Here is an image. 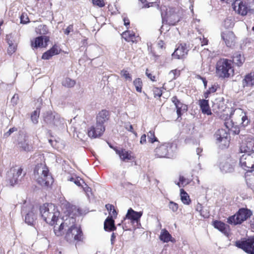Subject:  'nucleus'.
<instances>
[{
	"label": "nucleus",
	"mask_w": 254,
	"mask_h": 254,
	"mask_svg": "<svg viewBox=\"0 0 254 254\" xmlns=\"http://www.w3.org/2000/svg\"><path fill=\"white\" fill-rule=\"evenodd\" d=\"M245 176L247 185L254 191V174L252 171H247Z\"/></svg>",
	"instance_id": "33"
},
{
	"label": "nucleus",
	"mask_w": 254,
	"mask_h": 254,
	"mask_svg": "<svg viewBox=\"0 0 254 254\" xmlns=\"http://www.w3.org/2000/svg\"><path fill=\"white\" fill-rule=\"evenodd\" d=\"M142 212H137L134 211L131 208L128 209L126 218L130 220L132 223H138L140 221L141 217L142 215Z\"/></svg>",
	"instance_id": "23"
},
{
	"label": "nucleus",
	"mask_w": 254,
	"mask_h": 254,
	"mask_svg": "<svg viewBox=\"0 0 254 254\" xmlns=\"http://www.w3.org/2000/svg\"><path fill=\"white\" fill-rule=\"evenodd\" d=\"M169 207L170 209H171L173 212L177 211L179 206L178 204L173 201H170L169 204Z\"/></svg>",
	"instance_id": "52"
},
{
	"label": "nucleus",
	"mask_w": 254,
	"mask_h": 254,
	"mask_svg": "<svg viewBox=\"0 0 254 254\" xmlns=\"http://www.w3.org/2000/svg\"><path fill=\"white\" fill-rule=\"evenodd\" d=\"M122 37L127 42H131L132 43H136L137 42V39L138 36L135 35L134 32L130 30H126L121 34Z\"/></svg>",
	"instance_id": "27"
},
{
	"label": "nucleus",
	"mask_w": 254,
	"mask_h": 254,
	"mask_svg": "<svg viewBox=\"0 0 254 254\" xmlns=\"http://www.w3.org/2000/svg\"><path fill=\"white\" fill-rule=\"evenodd\" d=\"M39 210L41 217L47 224L54 226L57 223L60 212L56 205L45 203L40 206Z\"/></svg>",
	"instance_id": "1"
},
{
	"label": "nucleus",
	"mask_w": 254,
	"mask_h": 254,
	"mask_svg": "<svg viewBox=\"0 0 254 254\" xmlns=\"http://www.w3.org/2000/svg\"><path fill=\"white\" fill-rule=\"evenodd\" d=\"M213 227L228 237L231 234V229L229 225L219 220H214L212 222Z\"/></svg>",
	"instance_id": "15"
},
{
	"label": "nucleus",
	"mask_w": 254,
	"mask_h": 254,
	"mask_svg": "<svg viewBox=\"0 0 254 254\" xmlns=\"http://www.w3.org/2000/svg\"><path fill=\"white\" fill-rule=\"evenodd\" d=\"M235 246L248 254H254V237L237 241Z\"/></svg>",
	"instance_id": "8"
},
{
	"label": "nucleus",
	"mask_w": 254,
	"mask_h": 254,
	"mask_svg": "<svg viewBox=\"0 0 254 254\" xmlns=\"http://www.w3.org/2000/svg\"><path fill=\"white\" fill-rule=\"evenodd\" d=\"M180 196L182 202L187 205H189L191 203V199L188 193L183 189H180Z\"/></svg>",
	"instance_id": "36"
},
{
	"label": "nucleus",
	"mask_w": 254,
	"mask_h": 254,
	"mask_svg": "<svg viewBox=\"0 0 254 254\" xmlns=\"http://www.w3.org/2000/svg\"><path fill=\"white\" fill-rule=\"evenodd\" d=\"M191 182V180L185 178L183 176H180L179 177V182L177 185L179 187H184L189 185Z\"/></svg>",
	"instance_id": "44"
},
{
	"label": "nucleus",
	"mask_w": 254,
	"mask_h": 254,
	"mask_svg": "<svg viewBox=\"0 0 254 254\" xmlns=\"http://www.w3.org/2000/svg\"><path fill=\"white\" fill-rule=\"evenodd\" d=\"M235 124L234 120L232 118L227 119L225 121L224 123L225 127L228 129L230 130V128H232V126H234Z\"/></svg>",
	"instance_id": "49"
},
{
	"label": "nucleus",
	"mask_w": 254,
	"mask_h": 254,
	"mask_svg": "<svg viewBox=\"0 0 254 254\" xmlns=\"http://www.w3.org/2000/svg\"><path fill=\"white\" fill-rule=\"evenodd\" d=\"M121 75L122 77H124L126 80H128L129 81H131L132 77L131 74L129 73L128 71L126 69H123L121 71Z\"/></svg>",
	"instance_id": "47"
},
{
	"label": "nucleus",
	"mask_w": 254,
	"mask_h": 254,
	"mask_svg": "<svg viewBox=\"0 0 254 254\" xmlns=\"http://www.w3.org/2000/svg\"><path fill=\"white\" fill-rule=\"evenodd\" d=\"M140 143L141 144H143L146 143V135L145 134H143L141 135L140 137Z\"/></svg>",
	"instance_id": "59"
},
{
	"label": "nucleus",
	"mask_w": 254,
	"mask_h": 254,
	"mask_svg": "<svg viewBox=\"0 0 254 254\" xmlns=\"http://www.w3.org/2000/svg\"><path fill=\"white\" fill-rule=\"evenodd\" d=\"M171 100L172 103L175 106V107L183 104V103L181 102L180 100L178 98L177 96H174L172 97Z\"/></svg>",
	"instance_id": "55"
},
{
	"label": "nucleus",
	"mask_w": 254,
	"mask_h": 254,
	"mask_svg": "<svg viewBox=\"0 0 254 254\" xmlns=\"http://www.w3.org/2000/svg\"><path fill=\"white\" fill-rule=\"evenodd\" d=\"M110 118V112L106 109H103L99 111L96 116V124L101 126H104V124L107 122Z\"/></svg>",
	"instance_id": "17"
},
{
	"label": "nucleus",
	"mask_w": 254,
	"mask_h": 254,
	"mask_svg": "<svg viewBox=\"0 0 254 254\" xmlns=\"http://www.w3.org/2000/svg\"><path fill=\"white\" fill-rule=\"evenodd\" d=\"M158 46L159 48H160L161 49H165V44L162 40H160L158 42Z\"/></svg>",
	"instance_id": "60"
},
{
	"label": "nucleus",
	"mask_w": 254,
	"mask_h": 254,
	"mask_svg": "<svg viewBox=\"0 0 254 254\" xmlns=\"http://www.w3.org/2000/svg\"><path fill=\"white\" fill-rule=\"evenodd\" d=\"M224 24L226 28H229L233 27L234 25V23L231 19L227 18L224 21Z\"/></svg>",
	"instance_id": "51"
},
{
	"label": "nucleus",
	"mask_w": 254,
	"mask_h": 254,
	"mask_svg": "<svg viewBox=\"0 0 254 254\" xmlns=\"http://www.w3.org/2000/svg\"><path fill=\"white\" fill-rule=\"evenodd\" d=\"M133 85L135 87L136 91L138 93H141L142 91L143 82L140 78H136L133 81Z\"/></svg>",
	"instance_id": "39"
},
{
	"label": "nucleus",
	"mask_w": 254,
	"mask_h": 254,
	"mask_svg": "<svg viewBox=\"0 0 254 254\" xmlns=\"http://www.w3.org/2000/svg\"><path fill=\"white\" fill-rule=\"evenodd\" d=\"M5 41L8 45L7 53L9 56H11L17 50L18 41L16 40V38L11 34L6 35Z\"/></svg>",
	"instance_id": "12"
},
{
	"label": "nucleus",
	"mask_w": 254,
	"mask_h": 254,
	"mask_svg": "<svg viewBox=\"0 0 254 254\" xmlns=\"http://www.w3.org/2000/svg\"><path fill=\"white\" fill-rule=\"evenodd\" d=\"M37 219L36 214L33 211H29L25 217V222L29 225H34Z\"/></svg>",
	"instance_id": "34"
},
{
	"label": "nucleus",
	"mask_w": 254,
	"mask_h": 254,
	"mask_svg": "<svg viewBox=\"0 0 254 254\" xmlns=\"http://www.w3.org/2000/svg\"><path fill=\"white\" fill-rule=\"evenodd\" d=\"M68 227L67 222L65 221L63 222L59 226L54 227V232L55 235L57 237H61L63 236L64 233V230L65 228Z\"/></svg>",
	"instance_id": "32"
},
{
	"label": "nucleus",
	"mask_w": 254,
	"mask_h": 254,
	"mask_svg": "<svg viewBox=\"0 0 254 254\" xmlns=\"http://www.w3.org/2000/svg\"><path fill=\"white\" fill-rule=\"evenodd\" d=\"M36 181L42 186L49 187L53 183L54 179L49 171L47 174H43L40 176H37Z\"/></svg>",
	"instance_id": "16"
},
{
	"label": "nucleus",
	"mask_w": 254,
	"mask_h": 254,
	"mask_svg": "<svg viewBox=\"0 0 254 254\" xmlns=\"http://www.w3.org/2000/svg\"><path fill=\"white\" fill-rule=\"evenodd\" d=\"M148 49L149 51H150V53L152 54V56L155 57H158L159 56L157 55L154 51L152 50V47L151 45L148 46Z\"/></svg>",
	"instance_id": "63"
},
{
	"label": "nucleus",
	"mask_w": 254,
	"mask_h": 254,
	"mask_svg": "<svg viewBox=\"0 0 254 254\" xmlns=\"http://www.w3.org/2000/svg\"><path fill=\"white\" fill-rule=\"evenodd\" d=\"M147 136L148 141L151 143L158 141V139L155 136V131L154 130L149 131L147 133Z\"/></svg>",
	"instance_id": "45"
},
{
	"label": "nucleus",
	"mask_w": 254,
	"mask_h": 254,
	"mask_svg": "<svg viewBox=\"0 0 254 254\" xmlns=\"http://www.w3.org/2000/svg\"><path fill=\"white\" fill-rule=\"evenodd\" d=\"M217 89V85H212L210 87L208 88L207 91L210 93H213L216 91Z\"/></svg>",
	"instance_id": "58"
},
{
	"label": "nucleus",
	"mask_w": 254,
	"mask_h": 254,
	"mask_svg": "<svg viewBox=\"0 0 254 254\" xmlns=\"http://www.w3.org/2000/svg\"><path fill=\"white\" fill-rule=\"evenodd\" d=\"M153 96L154 98H160L163 94L161 88L154 87L152 89Z\"/></svg>",
	"instance_id": "46"
},
{
	"label": "nucleus",
	"mask_w": 254,
	"mask_h": 254,
	"mask_svg": "<svg viewBox=\"0 0 254 254\" xmlns=\"http://www.w3.org/2000/svg\"><path fill=\"white\" fill-rule=\"evenodd\" d=\"M110 146L114 149L116 154L119 156L120 159L124 162H128L135 159L131 151L127 150L123 148H118L117 147H113L111 145Z\"/></svg>",
	"instance_id": "10"
},
{
	"label": "nucleus",
	"mask_w": 254,
	"mask_h": 254,
	"mask_svg": "<svg viewBox=\"0 0 254 254\" xmlns=\"http://www.w3.org/2000/svg\"><path fill=\"white\" fill-rule=\"evenodd\" d=\"M62 50L59 46L55 44L49 50L44 53L42 56V59L43 60H49L53 56L59 54Z\"/></svg>",
	"instance_id": "25"
},
{
	"label": "nucleus",
	"mask_w": 254,
	"mask_h": 254,
	"mask_svg": "<svg viewBox=\"0 0 254 254\" xmlns=\"http://www.w3.org/2000/svg\"><path fill=\"white\" fill-rule=\"evenodd\" d=\"M124 22V25L127 27V29L128 28L127 27L130 24V21L127 17H124L123 19Z\"/></svg>",
	"instance_id": "62"
},
{
	"label": "nucleus",
	"mask_w": 254,
	"mask_h": 254,
	"mask_svg": "<svg viewBox=\"0 0 254 254\" xmlns=\"http://www.w3.org/2000/svg\"><path fill=\"white\" fill-rule=\"evenodd\" d=\"M126 129H127L128 131H130L135 135H136L137 133L134 130L133 127L131 125H130L128 127H126Z\"/></svg>",
	"instance_id": "64"
},
{
	"label": "nucleus",
	"mask_w": 254,
	"mask_h": 254,
	"mask_svg": "<svg viewBox=\"0 0 254 254\" xmlns=\"http://www.w3.org/2000/svg\"><path fill=\"white\" fill-rule=\"evenodd\" d=\"M145 74L147 77L152 82L157 81L158 76H157L156 72L151 71L148 68H146L145 70Z\"/></svg>",
	"instance_id": "41"
},
{
	"label": "nucleus",
	"mask_w": 254,
	"mask_h": 254,
	"mask_svg": "<svg viewBox=\"0 0 254 254\" xmlns=\"http://www.w3.org/2000/svg\"><path fill=\"white\" fill-rule=\"evenodd\" d=\"M217 140L224 147H228L230 143L229 134L224 130H219L216 134Z\"/></svg>",
	"instance_id": "20"
},
{
	"label": "nucleus",
	"mask_w": 254,
	"mask_h": 254,
	"mask_svg": "<svg viewBox=\"0 0 254 254\" xmlns=\"http://www.w3.org/2000/svg\"><path fill=\"white\" fill-rule=\"evenodd\" d=\"M243 87L254 86V71L246 74L242 80Z\"/></svg>",
	"instance_id": "28"
},
{
	"label": "nucleus",
	"mask_w": 254,
	"mask_h": 254,
	"mask_svg": "<svg viewBox=\"0 0 254 254\" xmlns=\"http://www.w3.org/2000/svg\"><path fill=\"white\" fill-rule=\"evenodd\" d=\"M72 224L68 227L64 237V240L69 244H74L75 246L84 240V235L80 226L75 223L73 218H70Z\"/></svg>",
	"instance_id": "2"
},
{
	"label": "nucleus",
	"mask_w": 254,
	"mask_h": 254,
	"mask_svg": "<svg viewBox=\"0 0 254 254\" xmlns=\"http://www.w3.org/2000/svg\"><path fill=\"white\" fill-rule=\"evenodd\" d=\"M189 46L186 43H180L172 54V57L176 59H184L186 58L189 52Z\"/></svg>",
	"instance_id": "13"
},
{
	"label": "nucleus",
	"mask_w": 254,
	"mask_h": 254,
	"mask_svg": "<svg viewBox=\"0 0 254 254\" xmlns=\"http://www.w3.org/2000/svg\"><path fill=\"white\" fill-rule=\"evenodd\" d=\"M18 147L20 151L26 152H31L33 150V145L31 143L27 136L25 135L23 140L18 142Z\"/></svg>",
	"instance_id": "22"
},
{
	"label": "nucleus",
	"mask_w": 254,
	"mask_h": 254,
	"mask_svg": "<svg viewBox=\"0 0 254 254\" xmlns=\"http://www.w3.org/2000/svg\"><path fill=\"white\" fill-rule=\"evenodd\" d=\"M105 207L108 210L109 215L108 217H111L113 218H116L118 215V212L115 208V206L111 204H107Z\"/></svg>",
	"instance_id": "37"
},
{
	"label": "nucleus",
	"mask_w": 254,
	"mask_h": 254,
	"mask_svg": "<svg viewBox=\"0 0 254 254\" xmlns=\"http://www.w3.org/2000/svg\"><path fill=\"white\" fill-rule=\"evenodd\" d=\"M216 74L220 78H228L235 74L234 65L231 60L225 58L220 59L216 64Z\"/></svg>",
	"instance_id": "3"
},
{
	"label": "nucleus",
	"mask_w": 254,
	"mask_h": 254,
	"mask_svg": "<svg viewBox=\"0 0 254 254\" xmlns=\"http://www.w3.org/2000/svg\"><path fill=\"white\" fill-rule=\"evenodd\" d=\"M16 131H17V128L16 127H13L12 128H10L7 132H5L3 134V137L5 138H7L11 135L12 133Z\"/></svg>",
	"instance_id": "53"
},
{
	"label": "nucleus",
	"mask_w": 254,
	"mask_h": 254,
	"mask_svg": "<svg viewBox=\"0 0 254 254\" xmlns=\"http://www.w3.org/2000/svg\"><path fill=\"white\" fill-rule=\"evenodd\" d=\"M49 171V168L45 163L37 164L34 169V179L37 180V176H40L43 174H47Z\"/></svg>",
	"instance_id": "26"
},
{
	"label": "nucleus",
	"mask_w": 254,
	"mask_h": 254,
	"mask_svg": "<svg viewBox=\"0 0 254 254\" xmlns=\"http://www.w3.org/2000/svg\"><path fill=\"white\" fill-rule=\"evenodd\" d=\"M159 239L164 243H168L170 241L173 242L175 241V239L172 238L171 235L166 229H163L161 230Z\"/></svg>",
	"instance_id": "31"
},
{
	"label": "nucleus",
	"mask_w": 254,
	"mask_h": 254,
	"mask_svg": "<svg viewBox=\"0 0 254 254\" xmlns=\"http://www.w3.org/2000/svg\"><path fill=\"white\" fill-rule=\"evenodd\" d=\"M20 22L23 24H27L29 22V18L26 13H22L20 15Z\"/></svg>",
	"instance_id": "50"
},
{
	"label": "nucleus",
	"mask_w": 254,
	"mask_h": 254,
	"mask_svg": "<svg viewBox=\"0 0 254 254\" xmlns=\"http://www.w3.org/2000/svg\"><path fill=\"white\" fill-rule=\"evenodd\" d=\"M40 113V108H37L36 110L33 111L31 115V119L32 122L36 124L38 123V118Z\"/></svg>",
	"instance_id": "42"
},
{
	"label": "nucleus",
	"mask_w": 254,
	"mask_h": 254,
	"mask_svg": "<svg viewBox=\"0 0 254 254\" xmlns=\"http://www.w3.org/2000/svg\"><path fill=\"white\" fill-rule=\"evenodd\" d=\"M50 41V37L47 36H40L31 40V47L33 49L38 48H46Z\"/></svg>",
	"instance_id": "11"
},
{
	"label": "nucleus",
	"mask_w": 254,
	"mask_h": 254,
	"mask_svg": "<svg viewBox=\"0 0 254 254\" xmlns=\"http://www.w3.org/2000/svg\"><path fill=\"white\" fill-rule=\"evenodd\" d=\"M234 9L237 11V12L242 15H246L248 12V9L247 6L243 3V2H240L238 6H236L235 4L233 7Z\"/></svg>",
	"instance_id": "35"
},
{
	"label": "nucleus",
	"mask_w": 254,
	"mask_h": 254,
	"mask_svg": "<svg viewBox=\"0 0 254 254\" xmlns=\"http://www.w3.org/2000/svg\"><path fill=\"white\" fill-rule=\"evenodd\" d=\"M104 228L107 232H112L116 230L117 227L115 225L114 218L107 217L104 221Z\"/></svg>",
	"instance_id": "29"
},
{
	"label": "nucleus",
	"mask_w": 254,
	"mask_h": 254,
	"mask_svg": "<svg viewBox=\"0 0 254 254\" xmlns=\"http://www.w3.org/2000/svg\"><path fill=\"white\" fill-rule=\"evenodd\" d=\"M230 118L234 120L235 124L232 126L231 130L235 134H238L240 132V127H245L250 123L247 113L241 109H235L230 115Z\"/></svg>",
	"instance_id": "4"
},
{
	"label": "nucleus",
	"mask_w": 254,
	"mask_h": 254,
	"mask_svg": "<svg viewBox=\"0 0 254 254\" xmlns=\"http://www.w3.org/2000/svg\"><path fill=\"white\" fill-rule=\"evenodd\" d=\"M165 13L162 12L163 19L170 25H176L181 19L179 10L173 7L166 8Z\"/></svg>",
	"instance_id": "6"
},
{
	"label": "nucleus",
	"mask_w": 254,
	"mask_h": 254,
	"mask_svg": "<svg viewBox=\"0 0 254 254\" xmlns=\"http://www.w3.org/2000/svg\"><path fill=\"white\" fill-rule=\"evenodd\" d=\"M253 215L251 210L247 208H241L236 213L228 217L227 223L232 226L242 224Z\"/></svg>",
	"instance_id": "5"
},
{
	"label": "nucleus",
	"mask_w": 254,
	"mask_h": 254,
	"mask_svg": "<svg viewBox=\"0 0 254 254\" xmlns=\"http://www.w3.org/2000/svg\"><path fill=\"white\" fill-rule=\"evenodd\" d=\"M92 2L94 5L98 6L100 7H102L105 5L104 0H92Z\"/></svg>",
	"instance_id": "54"
},
{
	"label": "nucleus",
	"mask_w": 254,
	"mask_h": 254,
	"mask_svg": "<svg viewBox=\"0 0 254 254\" xmlns=\"http://www.w3.org/2000/svg\"><path fill=\"white\" fill-rule=\"evenodd\" d=\"M105 130V126L96 125V127L92 126L88 129V135L91 138H97L101 136Z\"/></svg>",
	"instance_id": "18"
},
{
	"label": "nucleus",
	"mask_w": 254,
	"mask_h": 254,
	"mask_svg": "<svg viewBox=\"0 0 254 254\" xmlns=\"http://www.w3.org/2000/svg\"><path fill=\"white\" fill-rule=\"evenodd\" d=\"M221 37L227 47H231L235 45V36L233 32L229 31L223 32Z\"/></svg>",
	"instance_id": "19"
},
{
	"label": "nucleus",
	"mask_w": 254,
	"mask_h": 254,
	"mask_svg": "<svg viewBox=\"0 0 254 254\" xmlns=\"http://www.w3.org/2000/svg\"><path fill=\"white\" fill-rule=\"evenodd\" d=\"M178 119L181 118L183 114L188 111V106L184 103L176 107Z\"/></svg>",
	"instance_id": "38"
},
{
	"label": "nucleus",
	"mask_w": 254,
	"mask_h": 254,
	"mask_svg": "<svg viewBox=\"0 0 254 254\" xmlns=\"http://www.w3.org/2000/svg\"><path fill=\"white\" fill-rule=\"evenodd\" d=\"M69 180L71 182H74V183L79 187L82 186V183H84V181L80 178L79 177H71Z\"/></svg>",
	"instance_id": "48"
},
{
	"label": "nucleus",
	"mask_w": 254,
	"mask_h": 254,
	"mask_svg": "<svg viewBox=\"0 0 254 254\" xmlns=\"http://www.w3.org/2000/svg\"><path fill=\"white\" fill-rule=\"evenodd\" d=\"M54 117L51 112H48L46 113V115L44 117V121L47 123H49V120L51 119H53Z\"/></svg>",
	"instance_id": "56"
},
{
	"label": "nucleus",
	"mask_w": 254,
	"mask_h": 254,
	"mask_svg": "<svg viewBox=\"0 0 254 254\" xmlns=\"http://www.w3.org/2000/svg\"><path fill=\"white\" fill-rule=\"evenodd\" d=\"M76 83V81L74 80L71 79L70 78L66 77L62 82V85L67 88H71L73 87Z\"/></svg>",
	"instance_id": "43"
},
{
	"label": "nucleus",
	"mask_w": 254,
	"mask_h": 254,
	"mask_svg": "<svg viewBox=\"0 0 254 254\" xmlns=\"http://www.w3.org/2000/svg\"><path fill=\"white\" fill-rule=\"evenodd\" d=\"M241 166L244 170L250 171L254 168V159L250 154H244L240 159Z\"/></svg>",
	"instance_id": "14"
},
{
	"label": "nucleus",
	"mask_w": 254,
	"mask_h": 254,
	"mask_svg": "<svg viewBox=\"0 0 254 254\" xmlns=\"http://www.w3.org/2000/svg\"><path fill=\"white\" fill-rule=\"evenodd\" d=\"M23 170V169L21 167H17L16 166L10 169L7 175L8 181L11 186H14L18 183V181L21 178V176Z\"/></svg>",
	"instance_id": "9"
},
{
	"label": "nucleus",
	"mask_w": 254,
	"mask_h": 254,
	"mask_svg": "<svg viewBox=\"0 0 254 254\" xmlns=\"http://www.w3.org/2000/svg\"><path fill=\"white\" fill-rule=\"evenodd\" d=\"M73 24L69 25L64 30V33L66 35H68L70 32L73 31Z\"/></svg>",
	"instance_id": "57"
},
{
	"label": "nucleus",
	"mask_w": 254,
	"mask_h": 254,
	"mask_svg": "<svg viewBox=\"0 0 254 254\" xmlns=\"http://www.w3.org/2000/svg\"><path fill=\"white\" fill-rule=\"evenodd\" d=\"M154 152L155 156L158 158H170L173 152L172 144L163 143L158 146Z\"/></svg>",
	"instance_id": "7"
},
{
	"label": "nucleus",
	"mask_w": 254,
	"mask_h": 254,
	"mask_svg": "<svg viewBox=\"0 0 254 254\" xmlns=\"http://www.w3.org/2000/svg\"><path fill=\"white\" fill-rule=\"evenodd\" d=\"M201 41V45L202 46L207 45L208 44V40L207 39V38H203L202 39H200Z\"/></svg>",
	"instance_id": "61"
},
{
	"label": "nucleus",
	"mask_w": 254,
	"mask_h": 254,
	"mask_svg": "<svg viewBox=\"0 0 254 254\" xmlns=\"http://www.w3.org/2000/svg\"><path fill=\"white\" fill-rule=\"evenodd\" d=\"M232 64L235 66L240 67H241L245 62L246 58L244 55L240 52H235L231 57Z\"/></svg>",
	"instance_id": "21"
},
{
	"label": "nucleus",
	"mask_w": 254,
	"mask_h": 254,
	"mask_svg": "<svg viewBox=\"0 0 254 254\" xmlns=\"http://www.w3.org/2000/svg\"><path fill=\"white\" fill-rule=\"evenodd\" d=\"M35 32L40 35H46L49 33V29L46 25L41 24L36 28Z\"/></svg>",
	"instance_id": "40"
},
{
	"label": "nucleus",
	"mask_w": 254,
	"mask_h": 254,
	"mask_svg": "<svg viewBox=\"0 0 254 254\" xmlns=\"http://www.w3.org/2000/svg\"><path fill=\"white\" fill-rule=\"evenodd\" d=\"M199 105L202 113L207 115L212 114L211 109L210 108L208 100L205 99H200L199 100Z\"/></svg>",
	"instance_id": "30"
},
{
	"label": "nucleus",
	"mask_w": 254,
	"mask_h": 254,
	"mask_svg": "<svg viewBox=\"0 0 254 254\" xmlns=\"http://www.w3.org/2000/svg\"><path fill=\"white\" fill-rule=\"evenodd\" d=\"M240 150L241 152L249 154L254 153V137H248L245 144L241 146Z\"/></svg>",
	"instance_id": "24"
}]
</instances>
